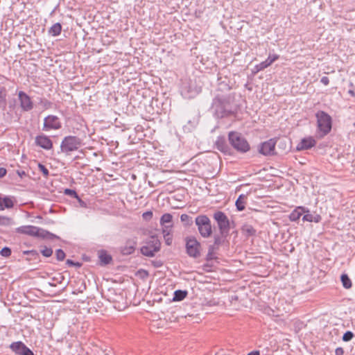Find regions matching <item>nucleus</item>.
Returning <instances> with one entry per match:
<instances>
[{
  "label": "nucleus",
  "instance_id": "1",
  "mask_svg": "<svg viewBox=\"0 0 355 355\" xmlns=\"http://www.w3.org/2000/svg\"><path fill=\"white\" fill-rule=\"evenodd\" d=\"M210 111L217 119L236 116L240 105L236 101V93H217L212 99Z\"/></svg>",
  "mask_w": 355,
  "mask_h": 355
},
{
  "label": "nucleus",
  "instance_id": "2",
  "mask_svg": "<svg viewBox=\"0 0 355 355\" xmlns=\"http://www.w3.org/2000/svg\"><path fill=\"white\" fill-rule=\"evenodd\" d=\"M16 232L43 239L53 240L60 239L58 236L49 232L48 230L33 225H23L19 227L16 228Z\"/></svg>",
  "mask_w": 355,
  "mask_h": 355
},
{
  "label": "nucleus",
  "instance_id": "3",
  "mask_svg": "<svg viewBox=\"0 0 355 355\" xmlns=\"http://www.w3.org/2000/svg\"><path fill=\"white\" fill-rule=\"evenodd\" d=\"M315 118L317 119V133L320 138H323L331 131L332 118L327 112L322 110H318L315 113Z\"/></svg>",
  "mask_w": 355,
  "mask_h": 355
},
{
  "label": "nucleus",
  "instance_id": "4",
  "mask_svg": "<svg viewBox=\"0 0 355 355\" xmlns=\"http://www.w3.org/2000/svg\"><path fill=\"white\" fill-rule=\"evenodd\" d=\"M228 141L233 151L243 154L250 150V146L247 139L241 132L230 131L228 133Z\"/></svg>",
  "mask_w": 355,
  "mask_h": 355
},
{
  "label": "nucleus",
  "instance_id": "5",
  "mask_svg": "<svg viewBox=\"0 0 355 355\" xmlns=\"http://www.w3.org/2000/svg\"><path fill=\"white\" fill-rule=\"evenodd\" d=\"M83 146V139L77 136L68 135L60 144V151L65 155H70Z\"/></svg>",
  "mask_w": 355,
  "mask_h": 355
},
{
  "label": "nucleus",
  "instance_id": "6",
  "mask_svg": "<svg viewBox=\"0 0 355 355\" xmlns=\"http://www.w3.org/2000/svg\"><path fill=\"white\" fill-rule=\"evenodd\" d=\"M195 224L197 226L200 235L202 238L207 239L212 235V225L209 218L207 215H198L195 218Z\"/></svg>",
  "mask_w": 355,
  "mask_h": 355
},
{
  "label": "nucleus",
  "instance_id": "7",
  "mask_svg": "<svg viewBox=\"0 0 355 355\" xmlns=\"http://www.w3.org/2000/svg\"><path fill=\"white\" fill-rule=\"evenodd\" d=\"M161 248V242L157 236H151L140 248L141 253L146 257H153Z\"/></svg>",
  "mask_w": 355,
  "mask_h": 355
},
{
  "label": "nucleus",
  "instance_id": "8",
  "mask_svg": "<svg viewBox=\"0 0 355 355\" xmlns=\"http://www.w3.org/2000/svg\"><path fill=\"white\" fill-rule=\"evenodd\" d=\"M185 241L186 253L189 257L198 259L201 256V244L194 236H187Z\"/></svg>",
  "mask_w": 355,
  "mask_h": 355
},
{
  "label": "nucleus",
  "instance_id": "9",
  "mask_svg": "<svg viewBox=\"0 0 355 355\" xmlns=\"http://www.w3.org/2000/svg\"><path fill=\"white\" fill-rule=\"evenodd\" d=\"M226 72L225 69H223L217 73V93L225 94V92H230L232 89L230 78Z\"/></svg>",
  "mask_w": 355,
  "mask_h": 355
},
{
  "label": "nucleus",
  "instance_id": "10",
  "mask_svg": "<svg viewBox=\"0 0 355 355\" xmlns=\"http://www.w3.org/2000/svg\"><path fill=\"white\" fill-rule=\"evenodd\" d=\"M213 218L216 220L220 232L230 233L231 223L224 212L216 211L214 213Z\"/></svg>",
  "mask_w": 355,
  "mask_h": 355
},
{
  "label": "nucleus",
  "instance_id": "11",
  "mask_svg": "<svg viewBox=\"0 0 355 355\" xmlns=\"http://www.w3.org/2000/svg\"><path fill=\"white\" fill-rule=\"evenodd\" d=\"M62 128L60 119L55 115H48L44 119L42 130L49 131L51 130H57Z\"/></svg>",
  "mask_w": 355,
  "mask_h": 355
},
{
  "label": "nucleus",
  "instance_id": "12",
  "mask_svg": "<svg viewBox=\"0 0 355 355\" xmlns=\"http://www.w3.org/2000/svg\"><path fill=\"white\" fill-rule=\"evenodd\" d=\"M214 147L225 155L232 156L234 153L226 140L225 136H218L214 143Z\"/></svg>",
  "mask_w": 355,
  "mask_h": 355
},
{
  "label": "nucleus",
  "instance_id": "13",
  "mask_svg": "<svg viewBox=\"0 0 355 355\" xmlns=\"http://www.w3.org/2000/svg\"><path fill=\"white\" fill-rule=\"evenodd\" d=\"M276 144V138L270 139L268 141L261 143L259 146V153L265 156L275 155Z\"/></svg>",
  "mask_w": 355,
  "mask_h": 355
},
{
  "label": "nucleus",
  "instance_id": "14",
  "mask_svg": "<svg viewBox=\"0 0 355 355\" xmlns=\"http://www.w3.org/2000/svg\"><path fill=\"white\" fill-rule=\"evenodd\" d=\"M10 349L17 355H34L33 352L21 341L12 343Z\"/></svg>",
  "mask_w": 355,
  "mask_h": 355
},
{
  "label": "nucleus",
  "instance_id": "15",
  "mask_svg": "<svg viewBox=\"0 0 355 355\" xmlns=\"http://www.w3.org/2000/svg\"><path fill=\"white\" fill-rule=\"evenodd\" d=\"M35 144L36 146H40V148L46 150L53 148V141L49 137L44 134H41L36 136Z\"/></svg>",
  "mask_w": 355,
  "mask_h": 355
},
{
  "label": "nucleus",
  "instance_id": "16",
  "mask_svg": "<svg viewBox=\"0 0 355 355\" xmlns=\"http://www.w3.org/2000/svg\"><path fill=\"white\" fill-rule=\"evenodd\" d=\"M20 107L23 111L28 112L33 108V103L31 97L24 92L20 91L18 94Z\"/></svg>",
  "mask_w": 355,
  "mask_h": 355
},
{
  "label": "nucleus",
  "instance_id": "17",
  "mask_svg": "<svg viewBox=\"0 0 355 355\" xmlns=\"http://www.w3.org/2000/svg\"><path fill=\"white\" fill-rule=\"evenodd\" d=\"M315 145H316V141L313 137H304L297 145L296 150L297 151L309 150V149H311L312 147L315 146Z\"/></svg>",
  "mask_w": 355,
  "mask_h": 355
},
{
  "label": "nucleus",
  "instance_id": "18",
  "mask_svg": "<svg viewBox=\"0 0 355 355\" xmlns=\"http://www.w3.org/2000/svg\"><path fill=\"white\" fill-rule=\"evenodd\" d=\"M241 232L242 235L246 239L256 236L257 235V229L250 222H245L242 225Z\"/></svg>",
  "mask_w": 355,
  "mask_h": 355
},
{
  "label": "nucleus",
  "instance_id": "19",
  "mask_svg": "<svg viewBox=\"0 0 355 355\" xmlns=\"http://www.w3.org/2000/svg\"><path fill=\"white\" fill-rule=\"evenodd\" d=\"M98 257V264L101 266H107L113 261L112 257L105 250H100L97 252Z\"/></svg>",
  "mask_w": 355,
  "mask_h": 355
},
{
  "label": "nucleus",
  "instance_id": "20",
  "mask_svg": "<svg viewBox=\"0 0 355 355\" xmlns=\"http://www.w3.org/2000/svg\"><path fill=\"white\" fill-rule=\"evenodd\" d=\"M137 246V242L133 239H128L126 241L125 245L120 248V252L123 255L132 254Z\"/></svg>",
  "mask_w": 355,
  "mask_h": 355
},
{
  "label": "nucleus",
  "instance_id": "21",
  "mask_svg": "<svg viewBox=\"0 0 355 355\" xmlns=\"http://www.w3.org/2000/svg\"><path fill=\"white\" fill-rule=\"evenodd\" d=\"M306 211H308V208L303 207V206H299L297 207L294 210L292 211V212L288 216V218L291 221L293 222H297L299 220L300 217L306 213Z\"/></svg>",
  "mask_w": 355,
  "mask_h": 355
},
{
  "label": "nucleus",
  "instance_id": "22",
  "mask_svg": "<svg viewBox=\"0 0 355 355\" xmlns=\"http://www.w3.org/2000/svg\"><path fill=\"white\" fill-rule=\"evenodd\" d=\"M230 233L225 232H220L214 234V244L220 247L223 245Z\"/></svg>",
  "mask_w": 355,
  "mask_h": 355
},
{
  "label": "nucleus",
  "instance_id": "23",
  "mask_svg": "<svg viewBox=\"0 0 355 355\" xmlns=\"http://www.w3.org/2000/svg\"><path fill=\"white\" fill-rule=\"evenodd\" d=\"M173 216L171 214H164L160 218V224L166 228L172 227Z\"/></svg>",
  "mask_w": 355,
  "mask_h": 355
},
{
  "label": "nucleus",
  "instance_id": "24",
  "mask_svg": "<svg viewBox=\"0 0 355 355\" xmlns=\"http://www.w3.org/2000/svg\"><path fill=\"white\" fill-rule=\"evenodd\" d=\"M279 58V55L277 54H273V55H269L268 58L265 60L261 62V67H263V69L270 66L274 62L277 60Z\"/></svg>",
  "mask_w": 355,
  "mask_h": 355
},
{
  "label": "nucleus",
  "instance_id": "25",
  "mask_svg": "<svg viewBox=\"0 0 355 355\" xmlns=\"http://www.w3.org/2000/svg\"><path fill=\"white\" fill-rule=\"evenodd\" d=\"M247 198L246 196L244 194H241L237 200H236L235 205L238 211H241L245 209V199Z\"/></svg>",
  "mask_w": 355,
  "mask_h": 355
},
{
  "label": "nucleus",
  "instance_id": "26",
  "mask_svg": "<svg viewBox=\"0 0 355 355\" xmlns=\"http://www.w3.org/2000/svg\"><path fill=\"white\" fill-rule=\"evenodd\" d=\"M188 295V292L187 291L183 290H177L173 293V301L174 302H180L183 300Z\"/></svg>",
  "mask_w": 355,
  "mask_h": 355
},
{
  "label": "nucleus",
  "instance_id": "27",
  "mask_svg": "<svg viewBox=\"0 0 355 355\" xmlns=\"http://www.w3.org/2000/svg\"><path fill=\"white\" fill-rule=\"evenodd\" d=\"M276 140L277 142L278 148L282 149L285 152H287L289 150V149L291 148V146H290L291 142H289V144H288V141L286 138L276 139Z\"/></svg>",
  "mask_w": 355,
  "mask_h": 355
},
{
  "label": "nucleus",
  "instance_id": "28",
  "mask_svg": "<svg viewBox=\"0 0 355 355\" xmlns=\"http://www.w3.org/2000/svg\"><path fill=\"white\" fill-rule=\"evenodd\" d=\"M62 25L58 22L54 24L49 30V34L52 36H58L61 33Z\"/></svg>",
  "mask_w": 355,
  "mask_h": 355
},
{
  "label": "nucleus",
  "instance_id": "29",
  "mask_svg": "<svg viewBox=\"0 0 355 355\" xmlns=\"http://www.w3.org/2000/svg\"><path fill=\"white\" fill-rule=\"evenodd\" d=\"M340 280H341L343 286L345 288L349 289V288H352V281L347 274H345V273L342 274L340 276Z\"/></svg>",
  "mask_w": 355,
  "mask_h": 355
},
{
  "label": "nucleus",
  "instance_id": "30",
  "mask_svg": "<svg viewBox=\"0 0 355 355\" xmlns=\"http://www.w3.org/2000/svg\"><path fill=\"white\" fill-rule=\"evenodd\" d=\"M7 90L5 87L0 86V107L6 105Z\"/></svg>",
  "mask_w": 355,
  "mask_h": 355
},
{
  "label": "nucleus",
  "instance_id": "31",
  "mask_svg": "<svg viewBox=\"0 0 355 355\" xmlns=\"http://www.w3.org/2000/svg\"><path fill=\"white\" fill-rule=\"evenodd\" d=\"M180 220L185 227H190L193 224L192 217L187 214L180 216Z\"/></svg>",
  "mask_w": 355,
  "mask_h": 355
},
{
  "label": "nucleus",
  "instance_id": "32",
  "mask_svg": "<svg viewBox=\"0 0 355 355\" xmlns=\"http://www.w3.org/2000/svg\"><path fill=\"white\" fill-rule=\"evenodd\" d=\"M14 223V221L12 218L0 216V225L1 226H10Z\"/></svg>",
  "mask_w": 355,
  "mask_h": 355
},
{
  "label": "nucleus",
  "instance_id": "33",
  "mask_svg": "<svg viewBox=\"0 0 355 355\" xmlns=\"http://www.w3.org/2000/svg\"><path fill=\"white\" fill-rule=\"evenodd\" d=\"M39 105H41L44 109L49 110L53 106V103L45 98H41L39 101Z\"/></svg>",
  "mask_w": 355,
  "mask_h": 355
},
{
  "label": "nucleus",
  "instance_id": "34",
  "mask_svg": "<svg viewBox=\"0 0 355 355\" xmlns=\"http://www.w3.org/2000/svg\"><path fill=\"white\" fill-rule=\"evenodd\" d=\"M55 257L58 261H62L65 259V252L62 249H58L55 250Z\"/></svg>",
  "mask_w": 355,
  "mask_h": 355
},
{
  "label": "nucleus",
  "instance_id": "35",
  "mask_svg": "<svg viewBox=\"0 0 355 355\" xmlns=\"http://www.w3.org/2000/svg\"><path fill=\"white\" fill-rule=\"evenodd\" d=\"M38 168L40 171L42 173L43 176L47 178L49 175V171L48 168L42 164H38Z\"/></svg>",
  "mask_w": 355,
  "mask_h": 355
},
{
  "label": "nucleus",
  "instance_id": "36",
  "mask_svg": "<svg viewBox=\"0 0 355 355\" xmlns=\"http://www.w3.org/2000/svg\"><path fill=\"white\" fill-rule=\"evenodd\" d=\"M354 335L352 331H347L343 336L342 339L344 342H349L353 338Z\"/></svg>",
  "mask_w": 355,
  "mask_h": 355
},
{
  "label": "nucleus",
  "instance_id": "37",
  "mask_svg": "<svg viewBox=\"0 0 355 355\" xmlns=\"http://www.w3.org/2000/svg\"><path fill=\"white\" fill-rule=\"evenodd\" d=\"M12 250L9 247H4L0 251L1 256L3 257H9L11 255Z\"/></svg>",
  "mask_w": 355,
  "mask_h": 355
},
{
  "label": "nucleus",
  "instance_id": "38",
  "mask_svg": "<svg viewBox=\"0 0 355 355\" xmlns=\"http://www.w3.org/2000/svg\"><path fill=\"white\" fill-rule=\"evenodd\" d=\"M42 254L45 257H50L53 254V250L51 248L44 247L43 250H40Z\"/></svg>",
  "mask_w": 355,
  "mask_h": 355
},
{
  "label": "nucleus",
  "instance_id": "39",
  "mask_svg": "<svg viewBox=\"0 0 355 355\" xmlns=\"http://www.w3.org/2000/svg\"><path fill=\"white\" fill-rule=\"evenodd\" d=\"M64 193L66 196H69L73 198H78V196L77 192L75 190L71 189H65L64 191Z\"/></svg>",
  "mask_w": 355,
  "mask_h": 355
},
{
  "label": "nucleus",
  "instance_id": "40",
  "mask_svg": "<svg viewBox=\"0 0 355 355\" xmlns=\"http://www.w3.org/2000/svg\"><path fill=\"white\" fill-rule=\"evenodd\" d=\"M35 257V255H28V257L26 258V260L28 261H34L36 263H39L40 261V257L38 252L36 250Z\"/></svg>",
  "mask_w": 355,
  "mask_h": 355
},
{
  "label": "nucleus",
  "instance_id": "41",
  "mask_svg": "<svg viewBox=\"0 0 355 355\" xmlns=\"http://www.w3.org/2000/svg\"><path fill=\"white\" fill-rule=\"evenodd\" d=\"M66 264L68 266H70V267H72V266H75V267H77V268H80L83 265L82 263L80 262H78V261H74L71 259H67L66 261Z\"/></svg>",
  "mask_w": 355,
  "mask_h": 355
},
{
  "label": "nucleus",
  "instance_id": "42",
  "mask_svg": "<svg viewBox=\"0 0 355 355\" xmlns=\"http://www.w3.org/2000/svg\"><path fill=\"white\" fill-rule=\"evenodd\" d=\"M313 215L310 213V211L308 209V211H306L305 214H304V216L302 217L303 221H307V222H313Z\"/></svg>",
  "mask_w": 355,
  "mask_h": 355
},
{
  "label": "nucleus",
  "instance_id": "43",
  "mask_svg": "<svg viewBox=\"0 0 355 355\" xmlns=\"http://www.w3.org/2000/svg\"><path fill=\"white\" fill-rule=\"evenodd\" d=\"M164 237L165 239L166 244L167 245H170L172 243L173 241L172 235L168 232L166 234H164Z\"/></svg>",
  "mask_w": 355,
  "mask_h": 355
},
{
  "label": "nucleus",
  "instance_id": "44",
  "mask_svg": "<svg viewBox=\"0 0 355 355\" xmlns=\"http://www.w3.org/2000/svg\"><path fill=\"white\" fill-rule=\"evenodd\" d=\"M151 264L155 267V268H160L163 266L164 263L162 260L160 259H156V260H153L151 261Z\"/></svg>",
  "mask_w": 355,
  "mask_h": 355
},
{
  "label": "nucleus",
  "instance_id": "45",
  "mask_svg": "<svg viewBox=\"0 0 355 355\" xmlns=\"http://www.w3.org/2000/svg\"><path fill=\"white\" fill-rule=\"evenodd\" d=\"M261 64L259 63L258 64H256L254 68L252 69V73L255 75L257 74L258 72L261 71H263L264 70L263 67H261Z\"/></svg>",
  "mask_w": 355,
  "mask_h": 355
},
{
  "label": "nucleus",
  "instance_id": "46",
  "mask_svg": "<svg viewBox=\"0 0 355 355\" xmlns=\"http://www.w3.org/2000/svg\"><path fill=\"white\" fill-rule=\"evenodd\" d=\"M214 254H215L214 253L207 252V254L206 257H205V260L207 262H209L210 261L216 259L217 257Z\"/></svg>",
  "mask_w": 355,
  "mask_h": 355
},
{
  "label": "nucleus",
  "instance_id": "47",
  "mask_svg": "<svg viewBox=\"0 0 355 355\" xmlns=\"http://www.w3.org/2000/svg\"><path fill=\"white\" fill-rule=\"evenodd\" d=\"M142 216L146 220H150L153 217V212L150 211H146L143 214Z\"/></svg>",
  "mask_w": 355,
  "mask_h": 355
},
{
  "label": "nucleus",
  "instance_id": "48",
  "mask_svg": "<svg viewBox=\"0 0 355 355\" xmlns=\"http://www.w3.org/2000/svg\"><path fill=\"white\" fill-rule=\"evenodd\" d=\"M219 249L218 246L215 245L214 243L211 245H209L208 247V252L214 253L216 251H217Z\"/></svg>",
  "mask_w": 355,
  "mask_h": 355
},
{
  "label": "nucleus",
  "instance_id": "49",
  "mask_svg": "<svg viewBox=\"0 0 355 355\" xmlns=\"http://www.w3.org/2000/svg\"><path fill=\"white\" fill-rule=\"evenodd\" d=\"M76 199L77 200L78 204H79V206L80 207H83V208H87V203L83 201L80 197L79 196H78V198H76Z\"/></svg>",
  "mask_w": 355,
  "mask_h": 355
},
{
  "label": "nucleus",
  "instance_id": "50",
  "mask_svg": "<svg viewBox=\"0 0 355 355\" xmlns=\"http://www.w3.org/2000/svg\"><path fill=\"white\" fill-rule=\"evenodd\" d=\"M138 273L142 278L148 277L149 275L148 272L143 269L138 270Z\"/></svg>",
  "mask_w": 355,
  "mask_h": 355
},
{
  "label": "nucleus",
  "instance_id": "51",
  "mask_svg": "<svg viewBox=\"0 0 355 355\" xmlns=\"http://www.w3.org/2000/svg\"><path fill=\"white\" fill-rule=\"evenodd\" d=\"M23 254H26V255H35L37 254H36V250H24L23 251Z\"/></svg>",
  "mask_w": 355,
  "mask_h": 355
},
{
  "label": "nucleus",
  "instance_id": "52",
  "mask_svg": "<svg viewBox=\"0 0 355 355\" xmlns=\"http://www.w3.org/2000/svg\"><path fill=\"white\" fill-rule=\"evenodd\" d=\"M322 220V217L319 214H315V215H313V222L314 223H320Z\"/></svg>",
  "mask_w": 355,
  "mask_h": 355
},
{
  "label": "nucleus",
  "instance_id": "53",
  "mask_svg": "<svg viewBox=\"0 0 355 355\" xmlns=\"http://www.w3.org/2000/svg\"><path fill=\"white\" fill-rule=\"evenodd\" d=\"M335 355H344V349L343 347H337L335 350Z\"/></svg>",
  "mask_w": 355,
  "mask_h": 355
},
{
  "label": "nucleus",
  "instance_id": "54",
  "mask_svg": "<svg viewBox=\"0 0 355 355\" xmlns=\"http://www.w3.org/2000/svg\"><path fill=\"white\" fill-rule=\"evenodd\" d=\"M320 82L324 85H328L329 84V79L327 76L322 77Z\"/></svg>",
  "mask_w": 355,
  "mask_h": 355
},
{
  "label": "nucleus",
  "instance_id": "55",
  "mask_svg": "<svg viewBox=\"0 0 355 355\" xmlns=\"http://www.w3.org/2000/svg\"><path fill=\"white\" fill-rule=\"evenodd\" d=\"M7 173V170L3 168V167H1L0 168V178H3Z\"/></svg>",
  "mask_w": 355,
  "mask_h": 355
},
{
  "label": "nucleus",
  "instance_id": "56",
  "mask_svg": "<svg viewBox=\"0 0 355 355\" xmlns=\"http://www.w3.org/2000/svg\"><path fill=\"white\" fill-rule=\"evenodd\" d=\"M17 174L21 178H22L23 177L26 176V173L24 171H21V170H17Z\"/></svg>",
  "mask_w": 355,
  "mask_h": 355
},
{
  "label": "nucleus",
  "instance_id": "57",
  "mask_svg": "<svg viewBox=\"0 0 355 355\" xmlns=\"http://www.w3.org/2000/svg\"><path fill=\"white\" fill-rule=\"evenodd\" d=\"M248 355H260V352L258 350H254L249 352Z\"/></svg>",
  "mask_w": 355,
  "mask_h": 355
},
{
  "label": "nucleus",
  "instance_id": "58",
  "mask_svg": "<svg viewBox=\"0 0 355 355\" xmlns=\"http://www.w3.org/2000/svg\"><path fill=\"white\" fill-rule=\"evenodd\" d=\"M210 267H211V266L208 263L203 265V268L205 271H209L208 268H210Z\"/></svg>",
  "mask_w": 355,
  "mask_h": 355
},
{
  "label": "nucleus",
  "instance_id": "59",
  "mask_svg": "<svg viewBox=\"0 0 355 355\" xmlns=\"http://www.w3.org/2000/svg\"><path fill=\"white\" fill-rule=\"evenodd\" d=\"M348 94L351 95L352 97H355V92L353 89H351L348 91Z\"/></svg>",
  "mask_w": 355,
  "mask_h": 355
},
{
  "label": "nucleus",
  "instance_id": "60",
  "mask_svg": "<svg viewBox=\"0 0 355 355\" xmlns=\"http://www.w3.org/2000/svg\"><path fill=\"white\" fill-rule=\"evenodd\" d=\"M230 223H231V227H232V228L234 227V226H235L234 222L232 221Z\"/></svg>",
  "mask_w": 355,
  "mask_h": 355
},
{
  "label": "nucleus",
  "instance_id": "61",
  "mask_svg": "<svg viewBox=\"0 0 355 355\" xmlns=\"http://www.w3.org/2000/svg\"><path fill=\"white\" fill-rule=\"evenodd\" d=\"M349 87H350L352 89H354V84H353L352 83H349Z\"/></svg>",
  "mask_w": 355,
  "mask_h": 355
}]
</instances>
